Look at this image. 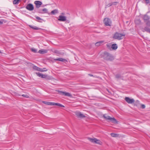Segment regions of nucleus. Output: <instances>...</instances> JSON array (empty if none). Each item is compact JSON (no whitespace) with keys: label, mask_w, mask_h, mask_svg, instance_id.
Segmentation results:
<instances>
[{"label":"nucleus","mask_w":150,"mask_h":150,"mask_svg":"<svg viewBox=\"0 0 150 150\" xmlns=\"http://www.w3.org/2000/svg\"><path fill=\"white\" fill-rule=\"evenodd\" d=\"M118 3L117 2H115L112 3V5H116Z\"/></svg>","instance_id":"36"},{"label":"nucleus","mask_w":150,"mask_h":150,"mask_svg":"<svg viewBox=\"0 0 150 150\" xmlns=\"http://www.w3.org/2000/svg\"><path fill=\"white\" fill-rule=\"evenodd\" d=\"M43 13H48V10L46 8H44L42 9Z\"/></svg>","instance_id":"23"},{"label":"nucleus","mask_w":150,"mask_h":150,"mask_svg":"<svg viewBox=\"0 0 150 150\" xmlns=\"http://www.w3.org/2000/svg\"><path fill=\"white\" fill-rule=\"evenodd\" d=\"M67 20V17L65 16H59V18L58 20L60 21H64Z\"/></svg>","instance_id":"11"},{"label":"nucleus","mask_w":150,"mask_h":150,"mask_svg":"<svg viewBox=\"0 0 150 150\" xmlns=\"http://www.w3.org/2000/svg\"><path fill=\"white\" fill-rule=\"evenodd\" d=\"M125 100L129 104H132L134 102V100L133 99H130L128 97H126Z\"/></svg>","instance_id":"9"},{"label":"nucleus","mask_w":150,"mask_h":150,"mask_svg":"<svg viewBox=\"0 0 150 150\" xmlns=\"http://www.w3.org/2000/svg\"><path fill=\"white\" fill-rule=\"evenodd\" d=\"M116 77L117 79H119L121 78V76L120 74H117L116 75Z\"/></svg>","instance_id":"30"},{"label":"nucleus","mask_w":150,"mask_h":150,"mask_svg":"<svg viewBox=\"0 0 150 150\" xmlns=\"http://www.w3.org/2000/svg\"><path fill=\"white\" fill-rule=\"evenodd\" d=\"M139 103V101L137 100L136 102V103Z\"/></svg>","instance_id":"42"},{"label":"nucleus","mask_w":150,"mask_h":150,"mask_svg":"<svg viewBox=\"0 0 150 150\" xmlns=\"http://www.w3.org/2000/svg\"><path fill=\"white\" fill-rule=\"evenodd\" d=\"M137 22H138V23H139L141 22V21L139 19L135 21V22L136 23H137Z\"/></svg>","instance_id":"37"},{"label":"nucleus","mask_w":150,"mask_h":150,"mask_svg":"<svg viewBox=\"0 0 150 150\" xmlns=\"http://www.w3.org/2000/svg\"><path fill=\"white\" fill-rule=\"evenodd\" d=\"M76 116L79 118H82L85 117V116L80 112H75Z\"/></svg>","instance_id":"7"},{"label":"nucleus","mask_w":150,"mask_h":150,"mask_svg":"<svg viewBox=\"0 0 150 150\" xmlns=\"http://www.w3.org/2000/svg\"><path fill=\"white\" fill-rule=\"evenodd\" d=\"M29 26L31 28L35 30H38L40 29V28H38L36 26H33L31 25H29Z\"/></svg>","instance_id":"19"},{"label":"nucleus","mask_w":150,"mask_h":150,"mask_svg":"<svg viewBox=\"0 0 150 150\" xmlns=\"http://www.w3.org/2000/svg\"><path fill=\"white\" fill-rule=\"evenodd\" d=\"M22 96L26 97V98H28L29 97L27 95L23 94L22 95Z\"/></svg>","instance_id":"35"},{"label":"nucleus","mask_w":150,"mask_h":150,"mask_svg":"<svg viewBox=\"0 0 150 150\" xmlns=\"http://www.w3.org/2000/svg\"><path fill=\"white\" fill-rule=\"evenodd\" d=\"M109 45H108V44H107V47H109Z\"/></svg>","instance_id":"45"},{"label":"nucleus","mask_w":150,"mask_h":150,"mask_svg":"<svg viewBox=\"0 0 150 150\" xmlns=\"http://www.w3.org/2000/svg\"><path fill=\"white\" fill-rule=\"evenodd\" d=\"M25 8L27 9L29 11H32L34 9V6L31 4H27Z\"/></svg>","instance_id":"8"},{"label":"nucleus","mask_w":150,"mask_h":150,"mask_svg":"<svg viewBox=\"0 0 150 150\" xmlns=\"http://www.w3.org/2000/svg\"><path fill=\"white\" fill-rule=\"evenodd\" d=\"M47 50H46L42 49L39 51V53L41 54H44L47 52Z\"/></svg>","instance_id":"15"},{"label":"nucleus","mask_w":150,"mask_h":150,"mask_svg":"<svg viewBox=\"0 0 150 150\" xmlns=\"http://www.w3.org/2000/svg\"><path fill=\"white\" fill-rule=\"evenodd\" d=\"M141 106L142 108L143 109L145 107V105H144V104H141Z\"/></svg>","instance_id":"38"},{"label":"nucleus","mask_w":150,"mask_h":150,"mask_svg":"<svg viewBox=\"0 0 150 150\" xmlns=\"http://www.w3.org/2000/svg\"><path fill=\"white\" fill-rule=\"evenodd\" d=\"M47 75L43 74H42V76H41V78H45L47 77Z\"/></svg>","instance_id":"27"},{"label":"nucleus","mask_w":150,"mask_h":150,"mask_svg":"<svg viewBox=\"0 0 150 150\" xmlns=\"http://www.w3.org/2000/svg\"><path fill=\"white\" fill-rule=\"evenodd\" d=\"M63 95L68 96H71V95L69 93L65 92H64Z\"/></svg>","instance_id":"21"},{"label":"nucleus","mask_w":150,"mask_h":150,"mask_svg":"<svg viewBox=\"0 0 150 150\" xmlns=\"http://www.w3.org/2000/svg\"><path fill=\"white\" fill-rule=\"evenodd\" d=\"M104 22L106 26H110L111 25V21L109 18H105L104 20Z\"/></svg>","instance_id":"6"},{"label":"nucleus","mask_w":150,"mask_h":150,"mask_svg":"<svg viewBox=\"0 0 150 150\" xmlns=\"http://www.w3.org/2000/svg\"><path fill=\"white\" fill-rule=\"evenodd\" d=\"M3 23V22H1V21H0V25H1V24H2Z\"/></svg>","instance_id":"44"},{"label":"nucleus","mask_w":150,"mask_h":150,"mask_svg":"<svg viewBox=\"0 0 150 150\" xmlns=\"http://www.w3.org/2000/svg\"><path fill=\"white\" fill-rule=\"evenodd\" d=\"M54 53L57 54V55L59 56L60 55H62L64 54L63 52H61L58 50H55L54 51Z\"/></svg>","instance_id":"12"},{"label":"nucleus","mask_w":150,"mask_h":150,"mask_svg":"<svg viewBox=\"0 0 150 150\" xmlns=\"http://www.w3.org/2000/svg\"><path fill=\"white\" fill-rule=\"evenodd\" d=\"M111 136L112 137H116L118 136V134H117L112 133L110 134Z\"/></svg>","instance_id":"22"},{"label":"nucleus","mask_w":150,"mask_h":150,"mask_svg":"<svg viewBox=\"0 0 150 150\" xmlns=\"http://www.w3.org/2000/svg\"><path fill=\"white\" fill-rule=\"evenodd\" d=\"M88 139L91 142L93 143H95L98 144H100L101 142L99 140L97 139L96 138H88Z\"/></svg>","instance_id":"5"},{"label":"nucleus","mask_w":150,"mask_h":150,"mask_svg":"<svg viewBox=\"0 0 150 150\" xmlns=\"http://www.w3.org/2000/svg\"><path fill=\"white\" fill-rule=\"evenodd\" d=\"M58 13V10L56 9H55L52 11L51 12V13L53 14H54L56 13Z\"/></svg>","instance_id":"20"},{"label":"nucleus","mask_w":150,"mask_h":150,"mask_svg":"<svg viewBox=\"0 0 150 150\" xmlns=\"http://www.w3.org/2000/svg\"><path fill=\"white\" fill-rule=\"evenodd\" d=\"M42 69H42L40 68L39 67L38 70V71H41V72H44L45 71V70H43Z\"/></svg>","instance_id":"32"},{"label":"nucleus","mask_w":150,"mask_h":150,"mask_svg":"<svg viewBox=\"0 0 150 150\" xmlns=\"http://www.w3.org/2000/svg\"><path fill=\"white\" fill-rule=\"evenodd\" d=\"M58 92L61 95H63V94H64V92L62 91H58Z\"/></svg>","instance_id":"34"},{"label":"nucleus","mask_w":150,"mask_h":150,"mask_svg":"<svg viewBox=\"0 0 150 150\" xmlns=\"http://www.w3.org/2000/svg\"><path fill=\"white\" fill-rule=\"evenodd\" d=\"M38 12L40 13L43 14L42 9H39L38 11Z\"/></svg>","instance_id":"31"},{"label":"nucleus","mask_w":150,"mask_h":150,"mask_svg":"<svg viewBox=\"0 0 150 150\" xmlns=\"http://www.w3.org/2000/svg\"><path fill=\"white\" fill-rule=\"evenodd\" d=\"M145 1L146 2V4H148L150 3V1L149 0H145Z\"/></svg>","instance_id":"39"},{"label":"nucleus","mask_w":150,"mask_h":150,"mask_svg":"<svg viewBox=\"0 0 150 150\" xmlns=\"http://www.w3.org/2000/svg\"><path fill=\"white\" fill-rule=\"evenodd\" d=\"M143 31V32L146 31L147 32L150 33V29L148 27H146L144 28Z\"/></svg>","instance_id":"18"},{"label":"nucleus","mask_w":150,"mask_h":150,"mask_svg":"<svg viewBox=\"0 0 150 150\" xmlns=\"http://www.w3.org/2000/svg\"><path fill=\"white\" fill-rule=\"evenodd\" d=\"M149 16L146 15H144L143 16V19L144 22H146L149 21Z\"/></svg>","instance_id":"14"},{"label":"nucleus","mask_w":150,"mask_h":150,"mask_svg":"<svg viewBox=\"0 0 150 150\" xmlns=\"http://www.w3.org/2000/svg\"><path fill=\"white\" fill-rule=\"evenodd\" d=\"M31 50L32 51L34 52H36V50L35 49H32Z\"/></svg>","instance_id":"40"},{"label":"nucleus","mask_w":150,"mask_h":150,"mask_svg":"<svg viewBox=\"0 0 150 150\" xmlns=\"http://www.w3.org/2000/svg\"><path fill=\"white\" fill-rule=\"evenodd\" d=\"M34 3L35 5L36 8H39L42 4V2L41 1H35Z\"/></svg>","instance_id":"10"},{"label":"nucleus","mask_w":150,"mask_h":150,"mask_svg":"<svg viewBox=\"0 0 150 150\" xmlns=\"http://www.w3.org/2000/svg\"><path fill=\"white\" fill-rule=\"evenodd\" d=\"M36 74L38 76L41 78V76L42 75V74L39 72L36 73Z\"/></svg>","instance_id":"25"},{"label":"nucleus","mask_w":150,"mask_h":150,"mask_svg":"<svg viewBox=\"0 0 150 150\" xmlns=\"http://www.w3.org/2000/svg\"><path fill=\"white\" fill-rule=\"evenodd\" d=\"M102 57L106 60L111 61L114 59V58L112 55L108 52H105L102 54Z\"/></svg>","instance_id":"1"},{"label":"nucleus","mask_w":150,"mask_h":150,"mask_svg":"<svg viewBox=\"0 0 150 150\" xmlns=\"http://www.w3.org/2000/svg\"><path fill=\"white\" fill-rule=\"evenodd\" d=\"M125 36V34L120 33L116 32L113 35V38L115 39L120 40L123 39Z\"/></svg>","instance_id":"2"},{"label":"nucleus","mask_w":150,"mask_h":150,"mask_svg":"<svg viewBox=\"0 0 150 150\" xmlns=\"http://www.w3.org/2000/svg\"><path fill=\"white\" fill-rule=\"evenodd\" d=\"M117 47V45L116 44H113L111 46V48L113 50H116Z\"/></svg>","instance_id":"17"},{"label":"nucleus","mask_w":150,"mask_h":150,"mask_svg":"<svg viewBox=\"0 0 150 150\" xmlns=\"http://www.w3.org/2000/svg\"><path fill=\"white\" fill-rule=\"evenodd\" d=\"M103 117L106 120H108L109 122H111L112 123L114 124L117 123V122L114 117L112 118L110 116L107 115L106 114L103 115Z\"/></svg>","instance_id":"3"},{"label":"nucleus","mask_w":150,"mask_h":150,"mask_svg":"<svg viewBox=\"0 0 150 150\" xmlns=\"http://www.w3.org/2000/svg\"><path fill=\"white\" fill-rule=\"evenodd\" d=\"M39 21V22H41V21Z\"/></svg>","instance_id":"46"},{"label":"nucleus","mask_w":150,"mask_h":150,"mask_svg":"<svg viewBox=\"0 0 150 150\" xmlns=\"http://www.w3.org/2000/svg\"><path fill=\"white\" fill-rule=\"evenodd\" d=\"M88 75L91 76H93V75L92 74H89Z\"/></svg>","instance_id":"43"},{"label":"nucleus","mask_w":150,"mask_h":150,"mask_svg":"<svg viewBox=\"0 0 150 150\" xmlns=\"http://www.w3.org/2000/svg\"><path fill=\"white\" fill-rule=\"evenodd\" d=\"M103 42L104 41H102L97 42L96 43L95 45L96 46H99L102 45H103Z\"/></svg>","instance_id":"16"},{"label":"nucleus","mask_w":150,"mask_h":150,"mask_svg":"<svg viewBox=\"0 0 150 150\" xmlns=\"http://www.w3.org/2000/svg\"><path fill=\"white\" fill-rule=\"evenodd\" d=\"M42 102L48 105H57L62 107H64V105L59 103H56L54 102L45 101H43Z\"/></svg>","instance_id":"4"},{"label":"nucleus","mask_w":150,"mask_h":150,"mask_svg":"<svg viewBox=\"0 0 150 150\" xmlns=\"http://www.w3.org/2000/svg\"><path fill=\"white\" fill-rule=\"evenodd\" d=\"M58 92L61 95H63V94H64V92L62 91H58Z\"/></svg>","instance_id":"33"},{"label":"nucleus","mask_w":150,"mask_h":150,"mask_svg":"<svg viewBox=\"0 0 150 150\" xmlns=\"http://www.w3.org/2000/svg\"><path fill=\"white\" fill-rule=\"evenodd\" d=\"M55 61H59L62 62H67V60L61 58H56L54 59Z\"/></svg>","instance_id":"13"},{"label":"nucleus","mask_w":150,"mask_h":150,"mask_svg":"<svg viewBox=\"0 0 150 150\" xmlns=\"http://www.w3.org/2000/svg\"><path fill=\"white\" fill-rule=\"evenodd\" d=\"M112 5V3L109 4H108L106 5L105 6V8H106L107 7H109L110 6H111Z\"/></svg>","instance_id":"24"},{"label":"nucleus","mask_w":150,"mask_h":150,"mask_svg":"<svg viewBox=\"0 0 150 150\" xmlns=\"http://www.w3.org/2000/svg\"><path fill=\"white\" fill-rule=\"evenodd\" d=\"M35 17L38 20H42V19L40 17L38 16H35Z\"/></svg>","instance_id":"28"},{"label":"nucleus","mask_w":150,"mask_h":150,"mask_svg":"<svg viewBox=\"0 0 150 150\" xmlns=\"http://www.w3.org/2000/svg\"><path fill=\"white\" fill-rule=\"evenodd\" d=\"M146 24L147 26L150 27V21H147Z\"/></svg>","instance_id":"29"},{"label":"nucleus","mask_w":150,"mask_h":150,"mask_svg":"<svg viewBox=\"0 0 150 150\" xmlns=\"http://www.w3.org/2000/svg\"><path fill=\"white\" fill-rule=\"evenodd\" d=\"M39 67H37L36 66H34L33 67V69H34L35 70H37V71H38Z\"/></svg>","instance_id":"26"},{"label":"nucleus","mask_w":150,"mask_h":150,"mask_svg":"<svg viewBox=\"0 0 150 150\" xmlns=\"http://www.w3.org/2000/svg\"><path fill=\"white\" fill-rule=\"evenodd\" d=\"M42 69L43 70H45V71H47V70L46 69V68H44L43 69Z\"/></svg>","instance_id":"41"}]
</instances>
